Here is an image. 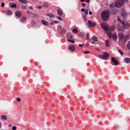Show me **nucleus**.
<instances>
[{"label": "nucleus", "instance_id": "f257e3e1", "mask_svg": "<svg viewBox=\"0 0 130 130\" xmlns=\"http://www.w3.org/2000/svg\"><path fill=\"white\" fill-rule=\"evenodd\" d=\"M121 15L118 18V20L120 22L122 23L123 27L125 29H128L129 27V25L125 20L127 16V13L123 8L121 10Z\"/></svg>", "mask_w": 130, "mask_h": 130}, {"label": "nucleus", "instance_id": "f03ea898", "mask_svg": "<svg viewBox=\"0 0 130 130\" xmlns=\"http://www.w3.org/2000/svg\"><path fill=\"white\" fill-rule=\"evenodd\" d=\"M110 15V12L108 10H104L101 13V18L104 21L108 19Z\"/></svg>", "mask_w": 130, "mask_h": 130}, {"label": "nucleus", "instance_id": "7ed1b4c3", "mask_svg": "<svg viewBox=\"0 0 130 130\" xmlns=\"http://www.w3.org/2000/svg\"><path fill=\"white\" fill-rule=\"evenodd\" d=\"M128 0H118L116 3L115 6L117 7H120L122 6Z\"/></svg>", "mask_w": 130, "mask_h": 130}, {"label": "nucleus", "instance_id": "20e7f679", "mask_svg": "<svg viewBox=\"0 0 130 130\" xmlns=\"http://www.w3.org/2000/svg\"><path fill=\"white\" fill-rule=\"evenodd\" d=\"M109 54L107 53H103V55H100L99 56V57L103 59L107 60L108 59V57L109 56Z\"/></svg>", "mask_w": 130, "mask_h": 130}, {"label": "nucleus", "instance_id": "39448f33", "mask_svg": "<svg viewBox=\"0 0 130 130\" xmlns=\"http://www.w3.org/2000/svg\"><path fill=\"white\" fill-rule=\"evenodd\" d=\"M101 26L105 30L107 31L109 29L108 25L105 23H102Z\"/></svg>", "mask_w": 130, "mask_h": 130}, {"label": "nucleus", "instance_id": "423d86ee", "mask_svg": "<svg viewBox=\"0 0 130 130\" xmlns=\"http://www.w3.org/2000/svg\"><path fill=\"white\" fill-rule=\"evenodd\" d=\"M111 64L115 65H117L119 64V61L116 60L114 58L112 57L111 58Z\"/></svg>", "mask_w": 130, "mask_h": 130}, {"label": "nucleus", "instance_id": "0eeeda50", "mask_svg": "<svg viewBox=\"0 0 130 130\" xmlns=\"http://www.w3.org/2000/svg\"><path fill=\"white\" fill-rule=\"evenodd\" d=\"M113 40L114 41H116L117 39V35L116 33H114L113 35H112Z\"/></svg>", "mask_w": 130, "mask_h": 130}, {"label": "nucleus", "instance_id": "6e6552de", "mask_svg": "<svg viewBox=\"0 0 130 130\" xmlns=\"http://www.w3.org/2000/svg\"><path fill=\"white\" fill-rule=\"evenodd\" d=\"M69 49L72 51H74L75 49V48L74 46L71 45L68 48Z\"/></svg>", "mask_w": 130, "mask_h": 130}, {"label": "nucleus", "instance_id": "1a4fd4ad", "mask_svg": "<svg viewBox=\"0 0 130 130\" xmlns=\"http://www.w3.org/2000/svg\"><path fill=\"white\" fill-rule=\"evenodd\" d=\"M15 14L16 16L18 17H20L22 15V13L19 11H16Z\"/></svg>", "mask_w": 130, "mask_h": 130}, {"label": "nucleus", "instance_id": "9d476101", "mask_svg": "<svg viewBox=\"0 0 130 130\" xmlns=\"http://www.w3.org/2000/svg\"><path fill=\"white\" fill-rule=\"evenodd\" d=\"M5 14L8 15H10L12 13V11L10 10H7L5 11Z\"/></svg>", "mask_w": 130, "mask_h": 130}, {"label": "nucleus", "instance_id": "9b49d317", "mask_svg": "<svg viewBox=\"0 0 130 130\" xmlns=\"http://www.w3.org/2000/svg\"><path fill=\"white\" fill-rule=\"evenodd\" d=\"M118 35L120 40L124 38V35L123 33H119Z\"/></svg>", "mask_w": 130, "mask_h": 130}, {"label": "nucleus", "instance_id": "f8f14e48", "mask_svg": "<svg viewBox=\"0 0 130 130\" xmlns=\"http://www.w3.org/2000/svg\"><path fill=\"white\" fill-rule=\"evenodd\" d=\"M124 62L127 63H130V58H126L124 59Z\"/></svg>", "mask_w": 130, "mask_h": 130}, {"label": "nucleus", "instance_id": "ddd939ff", "mask_svg": "<svg viewBox=\"0 0 130 130\" xmlns=\"http://www.w3.org/2000/svg\"><path fill=\"white\" fill-rule=\"evenodd\" d=\"M108 31L107 32V34L108 35V37L110 38H111L112 37V35L111 31L110 30H108Z\"/></svg>", "mask_w": 130, "mask_h": 130}, {"label": "nucleus", "instance_id": "4468645a", "mask_svg": "<svg viewBox=\"0 0 130 130\" xmlns=\"http://www.w3.org/2000/svg\"><path fill=\"white\" fill-rule=\"evenodd\" d=\"M41 21L42 24L44 25H48L49 24L45 20H42Z\"/></svg>", "mask_w": 130, "mask_h": 130}, {"label": "nucleus", "instance_id": "2eb2a0df", "mask_svg": "<svg viewBox=\"0 0 130 130\" xmlns=\"http://www.w3.org/2000/svg\"><path fill=\"white\" fill-rule=\"evenodd\" d=\"M58 14L60 16H61L62 15V11L60 9H58L57 10Z\"/></svg>", "mask_w": 130, "mask_h": 130}, {"label": "nucleus", "instance_id": "dca6fc26", "mask_svg": "<svg viewBox=\"0 0 130 130\" xmlns=\"http://www.w3.org/2000/svg\"><path fill=\"white\" fill-rule=\"evenodd\" d=\"M26 20V18L24 17H23L20 20L21 22H24Z\"/></svg>", "mask_w": 130, "mask_h": 130}, {"label": "nucleus", "instance_id": "f3484780", "mask_svg": "<svg viewBox=\"0 0 130 130\" xmlns=\"http://www.w3.org/2000/svg\"><path fill=\"white\" fill-rule=\"evenodd\" d=\"M88 27L89 28H91V25L92 24V22L91 21H88Z\"/></svg>", "mask_w": 130, "mask_h": 130}, {"label": "nucleus", "instance_id": "a211bd4d", "mask_svg": "<svg viewBox=\"0 0 130 130\" xmlns=\"http://www.w3.org/2000/svg\"><path fill=\"white\" fill-rule=\"evenodd\" d=\"M106 46L107 47H108L109 46V42L108 39L105 40Z\"/></svg>", "mask_w": 130, "mask_h": 130}, {"label": "nucleus", "instance_id": "6ab92c4d", "mask_svg": "<svg viewBox=\"0 0 130 130\" xmlns=\"http://www.w3.org/2000/svg\"><path fill=\"white\" fill-rule=\"evenodd\" d=\"M47 15L50 18H54V15L48 13L47 14Z\"/></svg>", "mask_w": 130, "mask_h": 130}, {"label": "nucleus", "instance_id": "aec40b11", "mask_svg": "<svg viewBox=\"0 0 130 130\" xmlns=\"http://www.w3.org/2000/svg\"><path fill=\"white\" fill-rule=\"evenodd\" d=\"M19 1L21 3H27V1L26 0H19Z\"/></svg>", "mask_w": 130, "mask_h": 130}, {"label": "nucleus", "instance_id": "412c9836", "mask_svg": "<svg viewBox=\"0 0 130 130\" xmlns=\"http://www.w3.org/2000/svg\"><path fill=\"white\" fill-rule=\"evenodd\" d=\"M92 39L95 41H97L98 40V38L95 36H93L92 38Z\"/></svg>", "mask_w": 130, "mask_h": 130}, {"label": "nucleus", "instance_id": "4be33fe9", "mask_svg": "<svg viewBox=\"0 0 130 130\" xmlns=\"http://www.w3.org/2000/svg\"><path fill=\"white\" fill-rule=\"evenodd\" d=\"M72 31L73 32L75 33H77L78 32L77 29L76 28L73 29Z\"/></svg>", "mask_w": 130, "mask_h": 130}, {"label": "nucleus", "instance_id": "5701e85b", "mask_svg": "<svg viewBox=\"0 0 130 130\" xmlns=\"http://www.w3.org/2000/svg\"><path fill=\"white\" fill-rule=\"evenodd\" d=\"M1 117L2 119L4 120H6L7 119V117L5 115H3L1 116Z\"/></svg>", "mask_w": 130, "mask_h": 130}, {"label": "nucleus", "instance_id": "b1692460", "mask_svg": "<svg viewBox=\"0 0 130 130\" xmlns=\"http://www.w3.org/2000/svg\"><path fill=\"white\" fill-rule=\"evenodd\" d=\"M42 6H43V7H48V4L47 3H44L43 5H42Z\"/></svg>", "mask_w": 130, "mask_h": 130}, {"label": "nucleus", "instance_id": "393cba45", "mask_svg": "<svg viewBox=\"0 0 130 130\" xmlns=\"http://www.w3.org/2000/svg\"><path fill=\"white\" fill-rule=\"evenodd\" d=\"M129 35H127L124 36V39L126 40L127 39L129 38Z\"/></svg>", "mask_w": 130, "mask_h": 130}, {"label": "nucleus", "instance_id": "a878e982", "mask_svg": "<svg viewBox=\"0 0 130 130\" xmlns=\"http://www.w3.org/2000/svg\"><path fill=\"white\" fill-rule=\"evenodd\" d=\"M127 47L129 49H130V41H129L127 44Z\"/></svg>", "mask_w": 130, "mask_h": 130}, {"label": "nucleus", "instance_id": "bb28decb", "mask_svg": "<svg viewBox=\"0 0 130 130\" xmlns=\"http://www.w3.org/2000/svg\"><path fill=\"white\" fill-rule=\"evenodd\" d=\"M79 36L81 37H83L84 36V34L83 32H80L78 34Z\"/></svg>", "mask_w": 130, "mask_h": 130}, {"label": "nucleus", "instance_id": "cd10ccee", "mask_svg": "<svg viewBox=\"0 0 130 130\" xmlns=\"http://www.w3.org/2000/svg\"><path fill=\"white\" fill-rule=\"evenodd\" d=\"M26 12L27 13L29 14H32L33 15H35V14L32 13V12L29 11H27Z\"/></svg>", "mask_w": 130, "mask_h": 130}, {"label": "nucleus", "instance_id": "c85d7f7f", "mask_svg": "<svg viewBox=\"0 0 130 130\" xmlns=\"http://www.w3.org/2000/svg\"><path fill=\"white\" fill-rule=\"evenodd\" d=\"M118 51L122 55H123L124 53L121 50H118Z\"/></svg>", "mask_w": 130, "mask_h": 130}, {"label": "nucleus", "instance_id": "c756f323", "mask_svg": "<svg viewBox=\"0 0 130 130\" xmlns=\"http://www.w3.org/2000/svg\"><path fill=\"white\" fill-rule=\"evenodd\" d=\"M17 7V5L14 4H12L11 5V7L12 8H15Z\"/></svg>", "mask_w": 130, "mask_h": 130}, {"label": "nucleus", "instance_id": "7c9ffc66", "mask_svg": "<svg viewBox=\"0 0 130 130\" xmlns=\"http://www.w3.org/2000/svg\"><path fill=\"white\" fill-rule=\"evenodd\" d=\"M21 7L23 9H25L26 8V6L24 5H22Z\"/></svg>", "mask_w": 130, "mask_h": 130}, {"label": "nucleus", "instance_id": "2f4dec72", "mask_svg": "<svg viewBox=\"0 0 130 130\" xmlns=\"http://www.w3.org/2000/svg\"><path fill=\"white\" fill-rule=\"evenodd\" d=\"M68 41H69L70 42L72 43H74L75 42L73 40H70V39H68Z\"/></svg>", "mask_w": 130, "mask_h": 130}, {"label": "nucleus", "instance_id": "473e14b6", "mask_svg": "<svg viewBox=\"0 0 130 130\" xmlns=\"http://www.w3.org/2000/svg\"><path fill=\"white\" fill-rule=\"evenodd\" d=\"M57 19H58L59 20H61L62 21L63 20L62 19L61 17H57Z\"/></svg>", "mask_w": 130, "mask_h": 130}, {"label": "nucleus", "instance_id": "72a5a7b5", "mask_svg": "<svg viewBox=\"0 0 130 130\" xmlns=\"http://www.w3.org/2000/svg\"><path fill=\"white\" fill-rule=\"evenodd\" d=\"M86 15H84L83 16L84 20L85 21H87V19L86 18Z\"/></svg>", "mask_w": 130, "mask_h": 130}, {"label": "nucleus", "instance_id": "f704fd0d", "mask_svg": "<svg viewBox=\"0 0 130 130\" xmlns=\"http://www.w3.org/2000/svg\"><path fill=\"white\" fill-rule=\"evenodd\" d=\"M85 11V13L86 14H88V11L87 9H86L85 10V11Z\"/></svg>", "mask_w": 130, "mask_h": 130}, {"label": "nucleus", "instance_id": "c9c22d12", "mask_svg": "<svg viewBox=\"0 0 130 130\" xmlns=\"http://www.w3.org/2000/svg\"><path fill=\"white\" fill-rule=\"evenodd\" d=\"M21 100V99L20 98H17V101L18 102H19Z\"/></svg>", "mask_w": 130, "mask_h": 130}, {"label": "nucleus", "instance_id": "e433bc0d", "mask_svg": "<svg viewBox=\"0 0 130 130\" xmlns=\"http://www.w3.org/2000/svg\"><path fill=\"white\" fill-rule=\"evenodd\" d=\"M84 53L85 54H88L90 52L89 51H84Z\"/></svg>", "mask_w": 130, "mask_h": 130}, {"label": "nucleus", "instance_id": "4c0bfd02", "mask_svg": "<svg viewBox=\"0 0 130 130\" xmlns=\"http://www.w3.org/2000/svg\"><path fill=\"white\" fill-rule=\"evenodd\" d=\"M110 29L112 30H114L115 28L113 26H112L110 28Z\"/></svg>", "mask_w": 130, "mask_h": 130}, {"label": "nucleus", "instance_id": "58836bf2", "mask_svg": "<svg viewBox=\"0 0 130 130\" xmlns=\"http://www.w3.org/2000/svg\"><path fill=\"white\" fill-rule=\"evenodd\" d=\"M96 24L95 23H92V24L91 25V27H94L95 26Z\"/></svg>", "mask_w": 130, "mask_h": 130}, {"label": "nucleus", "instance_id": "ea45409f", "mask_svg": "<svg viewBox=\"0 0 130 130\" xmlns=\"http://www.w3.org/2000/svg\"><path fill=\"white\" fill-rule=\"evenodd\" d=\"M12 129L13 130H16L17 129V127L15 126H13L12 127Z\"/></svg>", "mask_w": 130, "mask_h": 130}, {"label": "nucleus", "instance_id": "a19ab883", "mask_svg": "<svg viewBox=\"0 0 130 130\" xmlns=\"http://www.w3.org/2000/svg\"><path fill=\"white\" fill-rule=\"evenodd\" d=\"M5 5V4L4 3H2L1 4V6L2 7L4 6Z\"/></svg>", "mask_w": 130, "mask_h": 130}, {"label": "nucleus", "instance_id": "79ce46f5", "mask_svg": "<svg viewBox=\"0 0 130 130\" xmlns=\"http://www.w3.org/2000/svg\"><path fill=\"white\" fill-rule=\"evenodd\" d=\"M114 6V4H112L110 5V7H113Z\"/></svg>", "mask_w": 130, "mask_h": 130}, {"label": "nucleus", "instance_id": "37998d69", "mask_svg": "<svg viewBox=\"0 0 130 130\" xmlns=\"http://www.w3.org/2000/svg\"><path fill=\"white\" fill-rule=\"evenodd\" d=\"M54 22L55 23H56V24H57V23H59V22L57 21H54Z\"/></svg>", "mask_w": 130, "mask_h": 130}, {"label": "nucleus", "instance_id": "c03bdc74", "mask_svg": "<svg viewBox=\"0 0 130 130\" xmlns=\"http://www.w3.org/2000/svg\"><path fill=\"white\" fill-rule=\"evenodd\" d=\"M87 38L89 39V34L88 33L87 34Z\"/></svg>", "mask_w": 130, "mask_h": 130}, {"label": "nucleus", "instance_id": "a18cd8bd", "mask_svg": "<svg viewBox=\"0 0 130 130\" xmlns=\"http://www.w3.org/2000/svg\"><path fill=\"white\" fill-rule=\"evenodd\" d=\"M89 14L90 15H91L92 14V12L91 11H89Z\"/></svg>", "mask_w": 130, "mask_h": 130}, {"label": "nucleus", "instance_id": "49530a36", "mask_svg": "<svg viewBox=\"0 0 130 130\" xmlns=\"http://www.w3.org/2000/svg\"><path fill=\"white\" fill-rule=\"evenodd\" d=\"M73 36L72 35H71L70 36V37H69V38H70V39H72L73 38Z\"/></svg>", "mask_w": 130, "mask_h": 130}, {"label": "nucleus", "instance_id": "de8ad7c7", "mask_svg": "<svg viewBox=\"0 0 130 130\" xmlns=\"http://www.w3.org/2000/svg\"><path fill=\"white\" fill-rule=\"evenodd\" d=\"M85 9H84V8H82L81 9V10L83 12L85 11Z\"/></svg>", "mask_w": 130, "mask_h": 130}, {"label": "nucleus", "instance_id": "09e8293b", "mask_svg": "<svg viewBox=\"0 0 130 130\" xmlns=\"http://www.w3.org/2000/svg\"><path fill=\"white\" fill-rule=\"evenodd\" d=\"M37 7L40 9L42 8V7L41 6H38Z\"/></svg>", "mask_w": 130, "mask_h": 130}, {"label": "nucleus", "instance_id": "8fccbe9b", "mask_svg": "<svg viewBox=\"0 0 130 130\" xmlns=\"http://www.w3.org/2000/svg\"><path fill=\"white\" fill-rule=\"evenodd\" d=\"M65 31H66L64 29L62 30V32H65Z\"/></svg>", "mask_w": 130, "mask_h": 130}, {"label": "nucleus", "instance_id": "3c124183", "mask_svg": "<svg viewBox=\"0 0 130 130\" xmlns=\"http://www.w3.org/2000/svg\"><path fill=\"white\" fill-rule=\"evenodd\" d=\"M84 45V44H79V46L80 47H81L82 46Z\"/></svg>", "mask_w": 130, "mask_h": 130}, {"label": "nucleus", "instance_id": "603ef678", "mask_svg": "<svg viewBox=\"0 0 130 130\" xmlns=\"http://www.w3.org/2000/svg\"><path fill=\"white\" fill-rule=\"evenodd\" d=\"M54 23L53 22H51L50 23V24L51 25H52L54 24Z\"/></svg>", "mask_w": 130, "mask_h": 130}, {"label": "nucleus", "instance_id": "864d4df0", "mask_svg": "<svg viewBox=\"0 0 130 130\" xmlns=\"http://www.w3.org/2000/svg\"><path fill=\"white\" fill-rule=\"evenodd\" d=\"M85 45L86 46H87L89 45V44L88 43H86L85 44Z\"/></svg>", "mask_w": 130, "mask_h": 130}, {"label": "nucleus", "instance_id": "5fc2aeb1", "mask_svg": "<svg viewBox=\"0 0 130 130\" xmlns=\"http://www.w3.org/2000/svg\"><path fill=\"white\" fill-rule=\"evenodd\" d=\"M29 7L30 8H31L32 10H33V8H32V7L30 6Z\"/></svg>", "mask_w": 130, "mask_h": 130}, {"label": "nucleus", "instance_id": "6e6d98bb", "mask_svg": "<svg viewBox=\"0 0 130 130\" xmlns=\"http://www.w3.org/2000/svg\"><path fill=\"white\" fill-rule=\"evenodd\" d=\"M86 1L88 3H89L90 2L89 0H86Z\"/></svg>", "mask_w": 130, "mask_h": 130}, {"label": "nucleus", "instance_id": "4d7b16f0", "mask_svg": "<svg viewBox=\"0 0 130 130\" xmlns=\"http://www.w3.org/2000/svg\"><path fill=\"white\" fill-rule=\"evenodd\" d=\"M82 5L84 6H86V5L85 4H84V3H83L82 4Z\"/></svg>", "mask_w": 130, "mask_h": 130}, {"label": "nucleus", "instance_id": "13d9d810", "mask_svg": "<svg viewBox=\"0 0 130 130\" xmlns=\"http://www.w3.org/2000/svg\"><path fill=\"white\" fill-rule=\"evenodd\" d=\"M81 2H84L85 1V0H80Z\"/></svg>", "mask_w": 130, "mask_h": 130}, {"label": "nucleus", "instance_id": "bf43d9fd", "mask_svg": "<svg viewBox=\"0 0 130 130\" xmlns=\"http://www.w3.org/2000/svg\"><path fill=\"white\" fill-rule=\"evenodd\" d=\"M94 42H93V41L92 42V43H94Z\"/></svg>", "mask_w": 130, "mask_h": 130}, {"label": "nucleus", "instance_id": "052dcab7", "mask_svg": "<svg viewBox=\"0 0 130 130\" xmlns=\"http://www.w3.org/2000/svg\"><path fill=\"white\" fill-rule=\"evenodd\" d=\"M11 125H9V127H10V126H11Z\"/></svg>", "mask_w": 130, "mask_h": 130}]
</instances>
